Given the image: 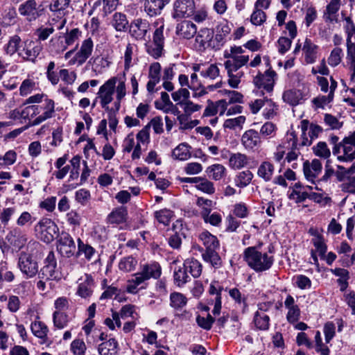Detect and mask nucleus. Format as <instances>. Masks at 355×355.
I'll return each instance as SVG.
<instances>
[{"label":"nucleus","mask_w":355,"mask_h":355,"mask_svg":"<svg viewBox=\"0 0 355 355\" xmlns=\"http://www.w3.org/2000/svg\"><path fill=\"white\" fill-rule=\"evenodd\" d=\"M248 163V157L241 153H232L229 157V165L232 168L240 169Z\"/></svg>","instance_id":"33"},{"label":"nucleus","mask_w":355,"mask_h":355,"mask_svg":"<svg viewBox=\"0 0 355 355\" xmlns=\"http://www.w3.org/2000/svg\"><path fill=\"white\" fill-rule=\"evenodd\" d=\"M117 341L114 338H110L100 344L98 351L101 355H116L117 354Z\"/></svg>","instance_id":"32"},{"label":"nucleus","mask_w":355,"mask_h":355,"mask_svg":"<svg viewBox=\"0 0 355 355\" xmlns=\"http://www.w3.org/2000/svg\"><path fill=\"white\" fill-rule=\"evenodd\" d=\"M57 249L64 257H71L76 251V245L72 237L67 232H62L58 235Z\"/></svg>","instance_id":"9"},{"label":"nucleus","mask_w":355,"mask_h":355,"mask_svg":"<svg viewBox=\"0 0 355 355\" xmlns=\"http://www.w3.org/2000/svg\"><path fill=\"white\" fill-rule=\"evenodd\" d=\"M111 25L118 32H125L129 26V21L124 13L116 12L112 15Z\"/></svg>","instance_id":"28"},{"label":"nucleus","mask_w":355,"mask_h":355,"mask_svg":"<svg viewBox=\"0 0 355 355\" xmlns=\"http://www.w3.org/2000/svg\"><path fill=\"white\" fill-rule=\"evenodd\" d=\"M169 1L170 0H146L144 10L150 17L158 15Z\"/></svg>","instance_id":"22"},{"label":"nucleus","mask_w":355,"mask_h":355,"mask_svg":"<svg viewBox=\"0 0 355 355\" xmlns=\"http://www.w3.org/2000/svg\"><path fill=\"white\" fill-rule=\"evenodd\" d=\"M16 212L15 207L4 208L0 214V221L3 225H7L12 216Z\"/></svg>","instance_id":"63"},{"label":"nucleus","mask_w":355,"mask_h":355,"mask_svg":"<svg viewBox=\"0 0 355 355\" xmlns=\"http://www.w3.org/2000/svg\"><path fill=\"white\" fill-rule=\"evenodd\" d=\"M189 87L193 91V97H200L207 94L206 88L202 86L196 73L191 75Z\"/></svg>","instance_id":"35"},{"label":"nucleus","mask_w":355,"mask_h":355,"mask_svg":"<svg viewBox=\"0 0 355 355\" xmlns=\"http://www.w3.org/2000/svg\"><path fill=\"white\" fill-rule=\"evenodd\" d=\"M340 148H343V155L339 156V159L344 161H352L355 159V145L349 142H345L344 139L343 145L340 144L339 146H334L333 149L334 154L338 153Z\"/></svg>","instance_id":"26"},{"label":"nucleus","mask_w":355,"mask_h":355,"mask_svg":"<svg viewBox=\"0 0 355 355\" xmlns=\"http://www.w3.org/2000/svg\"><path fill=\"white\" fill-rule=\"evenodd\" d=\"M347 59L349 61L350 67H355V44L352 42V39H347Z\"/></svg>","instance_id":"64"},{"label":"nucleus","mask_w":355,"mask_h":355,"mask_svg":"<svg viewBox=\"0 0 355 355\" xmlns=\"http://www.w3.org/2000/svg\"><path fill=\"white\" fill-rule=\"evenodd\" d=\"M341 6L340 0H331L324 12L323 17L327 22H337L338 12Z\"/></svg>","instance_id":"23"},{"label":"nucleus","mask_w":355,"mask_h":355,"mask_svg":"<svg viewBox=\"0 0 355 355\" xmlns=\"http://www.w3.org/2000/svg\"><path fill=\"white\" fill-rule=\"evenodd\" d=\"M187 303V297L180 293L174 292L170 295V305L175 309H180Z\"/></svg>","instance_id":"44"},{"label":"nucleus","mask_w":355,"mask_h":355,"mask_svg":"<svg viewBox=\"0 0 355 355\" xmlns=\"http://www.w3.org/2000/svg\"><path fill=\"white\" fill-rule=\"evenodd\" d=\"M334 99V95L329 93L328 96H320L312 100L313 103L317 108H323L324 105L331 102Z\"/></svg>","instance_id":"60"},{"label":"nucleus","mask_w":355,"mask_h":355,"mask_svg":"<svg viewBox=\"0 0 355 355\" xmlns=\"http://www.w3.org/2000/svg\"><path fill=\"white\" fill-rule=\"evenodd\" d=\"M37 117L31 121L29 125L31 126L37 125L46 120L51 119L55 112L54 101L48 98H44L42 103L35 104Z\"/></svg>","instance_id":"5"},{"label":"nucleus","mask_w":355,"mask_h":355,"mask_svg":"<svg viewBox=\"0 0 355 355\" xmlns=\"http://www.w3.org/2000/svg\"><path fill=\"white\" fill-rule=\"evenodd\" d=\"M302 135L301 139L302 141L299 144L300 146H309L312 144V140L311 138L309 139L307 137L306 131L309 129V121L307 120H302L300 124Z\"/></svg>","instance_id":"53"},{"label":"nucleus","mask_w":355,"mask_h":355,"mask_svg":"<svg viewBox=\"0 0 355 355\" xmlns=\"http://www.w3.org/2000/svg\"><path fill=\"white\" fill-rule=\"evenodd\" d=\"M322 165L318 159H313L311 162L308 160L303 164V172L308 181L315 183V179L321 173Z\"/></svg>","instance_id":"15"},{"label":"nucleus","mask_w":355,"mask_h":355,"mask_svg":"<svg viewBox=\"0 0 355 355\" xmlns=\"http://www.w3.org/2000/svg\"><path fill=\"white\" fill-rule=\"evenodd\" d=\"M275 71L268 69L264 73H259L254 78V83L259 89H263L267 92H272L275 85Z\"/></svg>","instance_id":"11"},{"label":"nucleus","mask_w":355,"mask_h":355,"mask_svg":"<svg viewBox=\"0 0 355 355\" xmlns=\"http://www.w3.org/2000/svg\"><path fill=\"white\" fill-rule=\"evenodd\" d=\"M195 187L197 189L207 194H213L215 192L214 184L205 178L200 177V180Z\"/></svg>","instance_id":"49"},{"label":"nucleus","mask_w":355,"mask_h":355,"mask_svg":"<svg viewBox=\"0 0 355 355\" xmlns=\"http://www.w3.org/2000/svg\"><path fill=\"white\" fill-rule=\"evenodd\" d=\"M315 155L323 158H327L330 156V150L325 142L320 141L313 148Z\"/></svg>","instance_id":"55"},{"label":"nucleus","mask_w":355,"mask_h":355,"mask_svg":"<svg viewBox=\"0 0 355 355\" xmlns=\"http://www.w3.org/2000/svg\"><path fill=\"white\" fill-rule=\"evenodd\" d=\"M78 252L83 253L86 259H91L95 252V250L91 245L85 244L80 239H78Z\"/></svg>","instance_id":"58"},{"label":"nucleus","mask_w":355,"mask_h":355,"mask_svg":"<svg viewBox=\"0 0 355 355\" xmlns=\"http://www.w3.org/2000/svg\"><path fill=\"white\" fill-rule=\"evenodd\" d=\"M343 50L339 47L334 48L328 58V63L331 67H336L338 65L342 60Z\"/></svg>","instance_id":"52"},{"label":"nucleus","mask_w":355,"mask_h":355,"mask_svg":"<svg viewBox=\"0 0 355 355\" xmlns=\"http://www.w3.org/2000/svg\"><path fill=\"white\" fill-rule=\"evenodd\" d=\"M33 334L39 338L45 340L47 337L49 329L47 326L41 321H35L31 326Z\"/></svg>","instance_id":"41"},{"label":"nucleus","mask_w":355,"mask_h":355,"mask_svg":"<svg viewBox=\"0 0 355 355\" xmlns=\"http://www.w3.org/2000/svg\"><path fill=\"white\" fill-rule=\"evenodd\" d=\"M130 35L136 40H144L150 28L149 23L140 18L134 19L128 26Z\"/></svg>","instance_id":"13"},{"label":"nucleus","mask_w":355,"mask_h":355,"mask_svg":"<svg viewBox=\"0 0 355 355\" xmlns=\"http://www.w3.org/2000/svg\"><path fill=\"white\" fill-rule=\"evenodd\" d=\"M183 266L187 273L189 272L193 278L199 277L202 273V264L200 261L193 258L186 259L184 262Z\"/></svg>","instance_id":"30"},{"label":"nucleus","mask_w":355,"mask_h":355,"mask_svg":"<svg viewBox=\"0 0 355 355\" xmlns=\"http://www.w3.org/2000/svg\"><path fill=\"white\" fill-rule=\"evenodd\" d=\"M312 243L315 248L316 251L319 253V256L321 259L324 258V254L327 250V246L324 242V239L322 237L313 238L311 240Z\"/></svg>","instance_id":"51"},{"label":"nucleus","mask_w":355,"mask_h":355,"mask_svg":"<svg viewBox=\"0 0 355 355\" xmlns=\"http://www.w3.org/2000/svg\"><path fill=\"white\" fill-rule=\"evenodd\" d=\"M42 10H39L35 0H28L19 7V14L24 16L29 21H35L37 19L42 15Z\"/></svg>","instance_id":"14"},{"label":"nucleus","mask_w":355,"mask_h":355,"mask_svg":"<svg viewBox=\"0 0 355 355\" xmlns=\"http://www.w3.org/2000/svg\"><path fill=\"white\" fill-rule=\"evenodd\" d=\"M161 65L159 62L152 63L149 67L148 78L146 88L148 92L155 91V85L160 81Z\"/></svg>","instance_id":"20"},{"label":"nucleus","mask_w":355,"mask_h":355,"mask_svg":"<svg viewBox=\"0 0 355 355\" xmlns=\"http://www.w3.org/2000/svg\"><path fill=\"white\" fill-rule=\"evenodd\" d=\"M245 122V116H239L238 117L234 119H228L224 121L223 127L224 128H227L230 130H234L236 128H242L243 125Z\"/></svg>","instance_id":"48"},{"label":"nucleus","mask_w":355,"mask_h":355,"mask_svg":"<svg viewBox=\"0 0 355 355\" xmlns=\"http://www.w3.org/2000/svg\"><path fill=\"white\" fill-rule=\"evenodd\" d=\"M71 348L75 355H84L86 350L85 343L80 339L74 340L71 343Z\"/></svg>","instance_id":"62"},{"label":"nucleus","mask_w":355,"mask_h":355,"mask_svg":"<svg viewBox=\"0 0 355 355\" xmlns=\"http://www.w3.org/2000/svg\"><path fill=\"white\" fill-rule=\"evenodd\" d=\"M225 166L219 164H213L206 169L208 176L214 180H221L225 176Z\"/></svg>","instance_id":"37"},{"label":"nucleus","mask_w":355,"mask_h":355,"mask_svg":"<svg viewBox=\"0 0 355 355\" xmlns=\"http://www.w3.org/2000/svg\"><path fill=\"white\" fill-rule=\"evenodd\" d=\"M54 326L60 329L66 327L69 322V316L63 311H55L53 314Z\"/></svg>","instance_id":"45"},{"label":"nucleus","mask_w":355,"mask_h":355,"mask_svg":"<svg viewBox=\"0 0 355 355\" xmlns=\"http://www.w3.org/2000/svg\"><path fill=\"white\" fill-rule=\"evenodd\" d=\"M191 146L186 143L179 144L173 150L172 156L181 161H184L191 157Z\"/></svg>","instance_id":"36"},{"label":"nucleus","mask_w":355,"mask_h":355,"mask_svg":"<svg viewBox=\"0 0 355 355\" xmlns=\"http://www.w3.org/2000/svg\"><path fill=\"white\" fill-rule=\"evenodd\" d=\"M173 9L174 18L189 17L194 13L195 3L193 0H176Z\"/></svg>","instance_id":"12"},{"label":"nucleus","mask_w":355,"mask_h":355,"mask_svg":"<svg viewBox=\"0 0 355 355\" xmlns=\"http://www.w3.org/2000/svg\"><path fill=\"white\" fill-rule=\"evenodd\" d=\"M18 267L27 278H32L38 274V263L32 254L21 252L18 259Z\"/></svg>","instance_id":"6"},{"label":"nucleus","mask_w":355,"mask_h":355,"mask_svg":"<svg viewBox=\"0 0 355 355\" xmlns=\"http://www.w3.org/2000/svg\"><path fill=\"white\" fill-rule=\"evenodd\" d=\"M231 31L230 26L227 22H223L216 26V34L214 40L212 48L219 49L225 43V38Z\"/></svg>","instance_id":"21"},{"label":"nucleus","mask_w":355,"mask_h":355,"mask_svg":"<svg viewBox=\"0 0 355 355\" xmlns=\"http://www.w3.org/2000/svg\"><path fill=\"white\" fill-rule=\"evenodd\" d=\"M93 46V41L91 38L85 40L81 44L80 50L76 53L71 62L73 64L77 63L78 65L84 64L87 58L92 55Z\"/></svg>","instance_id":"17"},{"label":"nucleus","mask_w":355,"mask_h":355,"mask_svg":"<svg viewBox=\"0 0 355 355\" xmlns=\"http://www.w3.org/2000/svg\"><path fill=\"white\" fill-rule=\"evenodd\" d=\"M266 20V14L262 10L254 8L251 15L250 21L255 26H261Z\"/></svg>","instance_id":"54"},{"label":"nucleus","mask_w":355,"mask_h":355,"mask_svg":"<svg viewBox=\"0 0 355 355\" xmlns=\"http://www.w3.org/2000/svg\"><path fill=\"white\" fill-rule=\"evenodd\" d=\"M261 143V138L257 131L250 129L244 132L241 137V144L247 150H254Z\"/></svg>","instance_id":"19"},{"label":"nucleus","mask_w":355,"mask_h":355,"mask_svg":"<svg viewBox=\"0 0 355 355\" xmlns=\"http://www.w3.org/2000/svg\"><path fill=\"white\" fill-rule=\"evenodd\" d=\"M253 321L256 327L260 330H266L269 328L270 318L264 313L256 312Z\"/></svg>","instance_id":"42"},{"label":"nucleus","mask_w":355,"mask_h":355,"mask_svg":"<svg viewBox=\"0 0 355 355\" xmlns=\"http://www.w3.org/2000/svg\"><path fill=\"white\" fill-rule=\"evenodd\" d=\"M214 31L209 28L201 29L196 38L200 48L212 47L214 42Z\"/></svg>","instance_id":"24"},{"label":"nucleus","mask_w":355,"mask_h":355,"mask_svg":"<svg viewBox=\"0 0 355 355\" xmlns=\"http://www.w3.org/2000/svg\"><path fill=\"white\" fill-rule=\"evenodd\" d=\"M155 216L159 223L164 225H168L173 216V214L171 211L164 209L156 211L155 213Z\"/></svg>","instance_id":"57"},{"label":"nucleus","mask_w":355,"mask_h":355,"mask_svg":"<svg viewBox=\"0 0 355 355\" xmlns=\"http://www.w3.org/2000/svg\"><path fill=\"white\" fill-rule=\"evenodd\" d=\"M137 265V260L132 256L122 258L119 263V269L123 272L133 271Z\"/></svg>","instance_id":"38"},{"label":"nucleus","mask_w":355,"mask_h":355,"mask_svg":"<svg viewBox=\"0 0 355 355\" xmlns=\"http://www.w3.org/2000/svg\"><path fill=\"white\" fill-rule=\"evenodd\" d=\"M253 174L249 170L240 172L235 178V184L240 188L248 186L252 181Z\"/></svg>","instance_id":"46"},{"label":"nucleus","mask_w":355,"mask_h":355,"mask_svg":"<svg viewBox=\"0 0 355 355\" xmlns=\"http://www.w3.org/2000/svg\"><path fill=\"white\" fill-rule=\"evenodd\" d=\"M278 105L271 99L265 97V104L263 107V115L266 119H272L277 113Z\"/></svg>","instance_id":"43"},{"label":"nucleus","mask_w":355,"mask_h":355,"mask_svg":"<svg viewBox=\"0 0 355 355\" xmlns=\"http://www.w3.org/2000/svg\"><path fill=\"white\" fill-rule=\"evenodd\" d=\"M128 211L125 207L114 209L107 216V221L110 224H121L126 221Z\"/></svg>","instance_id":"29"},{"label":"nucleus","mask_w":355,"mask_h":355,"mask_svg":"<svg viewBox=\"0 0 355 355\" xmlns=\"http://www.w3.org/2000/svg\"><path fill=\"white\" fill-rule=\"evenodd\" d=\"M224 56L227 60L225 62V67L227 71H238L241 67L244 66L249 60L248 55H232L227 51L225 52Z\"/></svg>","instance_id":"16"},{"label":"nucleus","mask_w":355,"mask_h":355,"mask_svg":"<svg viewBox=\"0 0 355 355\" xmlns=\"http://www.w3.org/2000/svg\"><path fill=\"white\" fill-rule=\"evenodd\" d=\"M70 0H53L49 5V9L52 12H59L68 8Z\"/></svg>","instance_id":"59"},{"label":"nucleus","mask_w":355,"mask_h":355,"mask_svg":"<svg viewBox=\"0 0 355 355\" xmlns=\"http://www.w3.org/2000/svg\"><path fill=\"white\" fill-rule=\"evenodd\" d=\"M196 26L190 21H183L178 24L176 27L177 34L185 39L193 37L196 33Z\"/></svg>","instance_id":"25"},{"label":"nucleus","mask_w":355,"mask_h":355,"mask_svg":"<svg viewBox=\"0 0 355 355\" xmlns=\"http://www.w3.org/2000/svg\"><path fill=\"white\" fill-rule=\"evenodd\" d=\"M80 282L79 283L77 293L82 297L86 298L89 297L92 293V288L94 282L92 277L85 274L84 279H80Z\"/></svg>","instance_id":"27"},{"label":"nucleus","mask_w":355,"mask_h":355,"mask_svg":"<svg viewBox=\"0 0 355 355\" xmlns=\"http://www.w3.org/2000/svg\"><path fill=\"white\" fill-rule=\"evenodd\" d=\"M243 259L256 272H263L270 269L274 261L272 256H269L266 252L262 253L258 251L256 247L245 248Z\"/></svg>","instance_id":"2"},{"label":"nucleus","mask_w":355,"mask_h":355,"mask_svg":"<svg viewBox=\"0 0 355 355\" xmlns=\"http://www.w3.org/2000/svg\"><path fill=\"white\" fill-rule=\"evenodd\" d=\"M300 155V152L299 151L297 139L294 137V140L292 143L291 149L287 153V155L286 156V160L288 162H291L293 161L296 160L298 158Z\"/></svg>","instance_id":"61"},{"label":"nucleus","mask_w":355,"mask_h":355,"mask_svg":"<svg viewBox=\"0 0 355 355\" xmlns=\"http://www.w3.org/2000/svg\"><path fill=\"white\" fill-rule=\"evenodd\" d=\"M224 93L228 96L229 101L228 102H227L226 100H220L218 101L217 107H222L220 114L223 113L225 110H227V106L229 104L234 103H242L243 98V96L236 91L225 90Z\"/></svg>","instance_id":"31"},{"label":"nucleus","mask_w":355,"mask_h":355,"mask_svg":"<svg viewBox=\"0 0 355 355\" xmlns=\"http://www.w3.org/2000/svg\"><path fill=\"white\" fill-rule=\"evenodd\" d=\"M199 239L205 247V252L202 254V259L216 268L220 267L222 260L216 252L219 247V242L216 236L207 231H205L200 234Z\"/></svg>","instance_id":"1"},{"label":"nucleus","mask_w":355,"mask_h":355,"mask_svg":"<svg viewBox=\"0 0 355 355\" xmlns=\"http://www.w3.org/2000/svg\"><path fill=\"white\" fill-rule=\"evenodd\" d=\"M214 321V318L210 314H208L206 318L200 315H198L196 318V322L198 326L205 330L211 329Z\"/></svg>","instance_id":"56"},{"label":"nucleus","mask_w":355,"mask_h":355,"mask_svg":"<svg viewBox=\"0 0 355 355\" xmlns=\"http://www.w3.org/2000/svg\"><path fill=\"white\" fill-rule=\"evenodd\" d=\"M162 269L157 262H151L141 266V270L135 274V282L137 284H141L144 282L153 278L157 279L160 277Z\"/></svg>","instance_id":"7"},{"label":"nucleus","mask_w":355,"mask_h":355,"mask_svg":"<svg viewBox=\"0 0 355 355\" xmlns=\"http://www.w3.org/2000/svg\"><path fill=\"white\" fill-rule=\"evenodd\" d=\"M40 279L46 281L58 280L60 278V272L57 266L55 254L50 251L44 260V266L38 271Z\"/></svg>","instance_id":"4"},{"label":"nucleus","mask_w":355,"mask_h":355,"mask_svg":"<svg viewBox=\"0 0 355 355\" xmlns=\"http://www.w3.org/2000/svg\"><path fill=\"white\" fill-rule=\"evenodd\" d=\"M42 50V46L34 41L24 42L23 49L18 52V55L24 60L34 62Z\"/></svg>","instance_id":"10"},{"label":"nucleus","mask_w":355,"mask_h":355,"mask_svg":"<svg viewBox=\"0 0 355 355\" xmlns=\"http://www.w3.org/2000/svg\"><path fill=\"white\" fill-rule=\"evenodd\" d=\"M174 280L178 286H183L191 280L184 266L180 267L178 270L175 271Z\"/></svg>","instance_id":"47"},{"label":"nucleus","mask_w":355,"mask_h":355,"mask_svg":"<svg viewBox=\"0 0 355 355\" xmlns=\"http://www.w3.org/2000/svg\"><path fill=\"white\" fill-rule=\"evenodd\" d=\"M116 83V78L113 77L107 80L102 86L100 87L98 92V98H100V102L102 107L105 110H111L108 105L113 100V94Z\"/></svg>","instance_id":"8"},{"label":"nucleus","mask_w":355,"mask_h":355,"mask_svg":"<svg viewBox=\"0 0 355 355\" xmlns=\"http://www.w3.org/2000/svg\"><path fill=\"white\" fill-rule=\"evenodd\" d=\"M275 167L269 162H263L258 168L257 175L266 182H269L273 175Z\"/></svg>","instance_id":"34"},{"label":"nucleus","mask_w":355,"mask_h":355,"mask_svg":"<svg viewBox=\"0 0 355 355\" xmlns=\"http://www.w3.org/2000/svg\"><path fill=\"white\" fill-rule=\"evenodd\" d=\"M21 40L17 35H15L10 37L8 43L4 46V51L6 54L12 55L15 53H18L19 50Z\"/></svg>","instance_id":"39"},{"label":"nucleus","mask_w":355,"mask_h":355,"mask_svg":"<svg viewBox=\"0 0 355 355\" xmlns=\"http://www.w3.org/2000/svg\"><path fill=\"white\" fill-rule=\"evenodd\" d=\"M200 75L205 79L216 80L220 77V70L216 64H212L206 69L202 70Z\"/></svg>","instance_id":"50"},{"label":"nucleus","mask_w":355,"mask_h":355,"mask_svg":"<svg viewBox=\"0 0 355 355\" xmlns=\"http://www.w3.org/2000/svg\"><path fill=\"white\" fill-rule=\"evenodd\" d=\"M282 98L284 101L291 105H296L302 99V94L298 90L289 89L284 92Z\"/></svg>","instance_id":"40"},{"label":"nucleus","mask_w":355,"mask_h":355,"mask_svg":"<svg viewBox=\"0 0 355 355\" xmlns=\"http://www.w3.org/2000/svg\"><path fill=\"white\" fill-rule=\"evenodd\" d=\"M6 239L15 248L21 249L27 242V236L19 227H15L9 231Z\"/></svg>","instance_id":"18"},{"label":"nucleus","mask_w":355,"mask_h":355,"mask_svg":"<svg viewBox=\"0 0 355 355\" xmlns=\"http://www.w3.org/2000/svg\"><path fill=\"white\" fill-rule=\"evenodd\" d=\"M36 236L46 243H51L58 234L59 228L51 218H42L35 225Z\"/></svg>","instance_id":"3"}]
</instances>
